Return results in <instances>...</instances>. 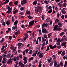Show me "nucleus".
<instances>
[{"label":"nucleus","mask_w":67,"mask_h":67,"mask_svg":"<svg viewBox=\"0 0 67 67\" xmlns=\"http://www.w3.org/2000/svg\"><path fill=\"white\" fill-rule=\"evenodd\" d=\"M41 18L42 20H44V19H45V17L44 15H42Z\"/></svg>","instance_id":"0e129e2a"},{"label":"nucleus","mask_w":67,"mask_h":67,"mask_svg":"<svg viewBox=\"0 0 67 67\" xmlns=\"http://www.w3.org/2000/svg\"><path fill=\"white\" fill-rule=\"evenodd\" d=\"M34 20H33L32 21H30L29 23V26H31L32 25H33L34 24Z\"/></svg>","instance_id":"39448f33"},{"label":"nucleus","mask_w":67,"mask_h":67,"mask_svg":"<svg viewBox=\"0 0 67 67\" xmlns=\"http://www.w3.org/2000/svg\"><path fill=\"white\" fill-rule=\"evenodd\" d=\"M12 7H11L10 9L8 10V11L6 13H8L9 14H10L11 11H12Z\"/></svg>","instance_id":"9d476101"},{"label":"nucleus","mask_w":67,"mask_h":67,"mask_svg":"<svg viewBox=\"0 0 67 67\" xmlns=\"http://www.w3.org/2000/svg\"><path fill=\"white\" fill-rule=\"evenodd\" d=\"M32 53H33V51L32 50H30L29 54H32Z\"/></svg>","instance_id":"603ef678"},{"label":"nucleus","mask_w":67,"mask_h":67,"mask_svg":"<svg viewBox=\"0 0 67 67\" xmlns=\"http://www.w3.org/2000/svg\"><path fill=\"white\" fill-rule=\"evenodd\" d=\"M12 63V59L10 58L9 59V60H8L7 62V64H11Z\"/></svg>","instance_id":"1a4fd4ad"},{"label":"nucleus","mask_w":67,"mask_h":67,"mask_svg":"<svg viewBox=\"0 0 67 67\" xmlns=\"http://www.w3.org/2000/svg\"><path fill=\"white\" fill-rule=\"evenodd\" d=\"M49 50V46H48L47 47V49L46 50V52H47V51H48Z\"/></svg>","instance_id":"052dcab7"},{"label":"nucleus","mask_w":67,"mask_h":67,"mask_svg":"<svg viewBox=\"0 0 67 67\" xmlns=\"http://www.w3.org/2000/svg\"><path fill=\"white\" fill-rule=\"evenodd\" d=\"M67 67V61L66 60L65 62L64 65V67Z\"/></svg>","instance_id":"a878e982"},{"label":"nucleus","mask_w":67,"mask_h":67,"mask_svg":"<svg viewBox=\"0 0 67 67\" xmlns=\"http://www.w3.org/2000/svg\"><path fill=\"white\" fill-rule=\"evenodd\" d=\"M18 12V10L17 9H16L15 10L13 11V14H15L16 13H17V12Z\"/></svg>","instance_id":"37998d69"},{"label":"nucleus","mask_w":67,"mask_h":67,"mask_svg":"<svg viewBox=\"0 0 67 67\" xmlns=\"http://www.w3.org/2000/svg\"><path fill=\"white\" fill-rule=\"evenodd\" d=\"M42 9V7L40 6H38L37 7L36 10V12L39 13H40V10H41Z\"/></svg>","instance_id":"f257e3e1"},{"label":"nucleus","mask_w":67,"mask_h":67,"mask_svg":"<svg viewBox=\"0 0 67 67\" xmlns=\"http://www.w3.org/2000/svg\"><path fill=\"white\" fill-rule=\"evenodd\" d=\"M57 4L59 6V7H60V8L62 7V4H60V3H57Z\"/></svg>","instance_id":"c756f323"},{"label":"nucleus","mask_w":67,"mask_h":67,"mask_svg":"<svg viewBox=\"0 0 67 67\" xmlns=\"http://www.w3.org/2000/svg\"><path fill=\"white\" fill-rule=\"evenodd\" d=\"M48 26V24L47 23H44L42 26V28L43 27H46Z\"/></svg>","instance_id":"20e7f679"},{"label":"nucleus","mask_w":67,"mask_h":67,"mask_svg":"<svg viewBox=\"0 0 67 67\" xmlns=\"http://www.w3.org/2000/svg\"><path fill=\"white\" fill-rule=\"evenodd\" d=\"M58 54H61V53L62 52H63V51H58Z\"/></svg>","instance_id":"a19ab883"},{"label":"nucleus","mask_w":67,"mask_h":67,"mask_svg":"<svg viewBox=\"0 0 67 67\" xmlns=\"http://www.w3.org/2000/svg\"><path fill=\"white\" fill-rule=\"evenodd\" d=\"M26 2V0H24L21 2V4H22V5L24 4H25Z\"/></svg>","instance_id":"f8f14e48"},{"label":"nucleus","mask_w":67,"mask_h":67,"mask_svg":"<svg viewBox=\"0 0 67 67\" xmlns=\"http://www.w3.org/2000/svg\"><path fill=\"white\" fill-rule=\"evenodd\" d=\"M65 8H63V10H61V12L63 14H65L66 13V11H65Z\"/></svg>","instance_id":"0eeeda50"},{"label":"nucleus","mask_w":67,"mask_h":67,"mask_svg":"<svg viewBox=\"0 0 67 67\" xmlns=\"http://www.w3.org/2000/svg\"><path fill=\"white\" fill-rule=\"evenodd\" d=\"M12 60H14V62H15V61H16V57H14L12 59Z\"/></svg>","instance_id":"6e6d98bb"},{"label":"nucleus","mask_w":67,"mask_h":67,"mask_svg":"<svg viewBox=\"0 0 67 67\" xmlns=\"http://www.w3.org/2000/svg\"><path fill=\"white\" fill-rule=\"evenodd\" d=\"M27 17L29 18V19H31L33 18V17L30 15L27 16Z\"/></svg>","instance_id":"c03bdc74"},{"label":"nucleus","mask_w":67,"mask_h":67,"mask_svg":"<svg viewBox=\"0 0 67 67\" xmlns=\"http://www.w3.org/2000/svg\"><path fill=\"white\" fill-rule=\"evenodd\" d=\"M6 58H3V60L2 61V63L4 65H5V63H6Z\"/></svg>","instance_id":"6e6552de"},{"label":"nucleus","mask_w":67,"mask_h":67,"mask_svg":"<svg viewBox=\"0 0 67 67\" xmlns=\"http://www.w3.org/2000/svg\"><path fill=\"white\" fill-rule=\"evenodd\" d=\"M66 5L67 4H66V3H65L62 4V7H66Z\"/></svg>","instance_id":"a211bd4d"},{"label":"nucleus","mask_w":67,"mask_h":67,"mask_svg":"<svg viewBox=\"0 0 67 67\" xmlns=\"http://www.w3.org/2000/svg\"><path fill=\"white\" fill-rule=\"evenodd\" d=\"M43 36L44 37V38H48V37H47V36L46 35V34H44L43 35Z\"/></svg>","instance_id":"7c9ffc66"},{"label":"nucleus","mask_w":67,"mask_h":67,"mask_svg":"<svg viewBox=\"0 0 67 67\" xmlns=\"http://www.w3.org/2000/svg\"><path fill=\"white\" fill-rule=\"evenodd\" d=\"M22 45V43H19L18 44V47H21Z\"/></svg>","instance_id":"e433bc0d"},{"label":"nucleus","mask_w":67,"mask_h":67,"mask_svg":"<svg viewBox=\"0 0 67 67\" xmlns=\"http://www.w3.org/2000/svg\"><path fill=\"white\" fill-rule=\"evenodd\" d=\"M56 60H54V67H55L57 65V64H58Z\"/></svg>","instance_id":"2eb2a0df"},{"label":"nucleus","mask_w":67,"mask_h":67,"mask_svg":"<svg viewBox=\"0 0 67 67\" xmlns=\"http://www.w3.org/2000/svg\"><path fill=\"white\" fill-rule=\"evenodd\" d=\"M49 46L50 48H51L52 49H53V46L51 45H49Z\"/></svg>","instance_id":"a18cd8bd"},{"label":"nucleus","mask_w":67,"mask_h":67,"mask_svg":"<svg viewBox=\"0 0 67 67\" xmlns=\"http://www.w3.org/2000/svg\"><path fill=\"white\" fill-rule=\"evenodd\" d=\"M50 20H51L50 18H48L46 19V21L47 22H49V21H50Z\"/></svg>","instance_id":"4d7b16f0"},{"label":"nucleus","mask_w":67,"mask_h":67,"mask_svg":"<svg viewBox=\"0 0 67 67\" xmlns=\"http://www.w3.org/2000/svg\"><path fill=\"white\" fill-rule=\"evenodd\" d=\"M10 21H7L6 22V24L7 25H9L10 24Z\"/></svg>","instance_id":"8fccbe9b"},{"label":"nucleus","mask_w":67,"mask_h":67,"mask_svg":"<svg viewBox=\"0 0 67 67\" xmlns=\"http://www.w3.org/2000/svg\"><path fill=\"white\" fill-rule=\"evenodd\" d=\"M54 64V62H53V61H52L50 63V64H49V66H52V65H53V64Z\"/></svg>","instance_id":"c85d7f7f"},{"label":"nucleus","mask_w":67,"mask_h":67,"mask_svg":"<svg viewBox=\"0 0 67 67\" xmlns=\"http://www.w3.org/2000/svg\"><path fill=\"white\" fill-rule=\"evenodd\" d=\"M64 34V32H62L60 34V36H62Z\"/></svg>","instance_id":"79ce46f5"},{"label":"nucleus","mask_w":67,"mask_h":67,"mask_svg":"<svg viewBox=\"0 0 67 67\" xmlns=\"http://www.w3.org/2000/svg\"><path fill=\"white\" fill-rule=\"evenodd\" d=\"M25 51H26V54H27V53H28V52H29V49H26L25 50Z\"/></svg>","instance_id":"338daca9"},{"label":"nucleus","mask_w":67,"mask_h":67,"mask_svg":"<svg viewBox=\"0 0 67 67\" xmlns=\"http://www.w3.org/2000/svg\"><path fill=\"white\" fill-rule=\"evenodd\" d=\"M25 8V7H21L20 8V10L21 11H22V10H24Z\"/></svg>","instance_id":"72a5a7b5"},{"label":"nucleus","mask_w":67,"mask_h":67,"mask_svg":"<svg viewBox=\"0 0 67 67\" xmlns=\"http://www.w3.org/2000/svg\"><path fill=\"white\" fill-rule=\"evenodd\" d=\"M42 30H39V35H42Z\"/></svg>","instance_id":"f704fd0d"},{"label":"nucleus","mask_w":67,"mask_h":67,"mask_svg":"<svg viewBox=\"0 0 67 67\" xmlns=\"http://www.w3.org/2000/svg\"><path fill=\"white\" fill-rule=\"evenodd\" d=\"M46 40L44 38L42 37V42H46Z\"/></svg>","instance_id":"aec40b11"},{"label":"nucleus","mask_w":67,"mask_h":67,"mask_svg":"<svg viewBox=\"0 0 67 67\" xmlns=\"http://www.w3.org/2000/svg\"><path fill=\"white\" fill-rule=\"evenodd\" d=\"M62 30V28L59 27V26L58 27H57V30H58V31H60L61 30Z\"/></svg>","instance_id":"cd10ccee"},{"label":"nucleus","mask_w":67,"mask_h":67,"mask_svg":"<svg viewBox=\"0 0 67 67\" xmlns=\"http://www.w3.org/2000/svg\"><path fill=\"white\" fill-rule=\"evenodd\" d=\"M16 47H14L13 48V49L12 50L13 51V53H15V51H16Z\"/></svg>","instance_id":"5701e85b"},{"label":"nucleus","mask_w":67,"mask_h":67,"mask_svg":"<svg viewBox=\"0 0 67 67\" xmlns=\"http://www.w3.org/2000/svg\"><path fill=\"white\" fill-rule=\"evenodd\" d=\"M18 22V20H16L15 21L14 23V25H16V24H17Z\"/></svg>","instance_id":"ea45409f"},{"label":"nucleus","mask_w":67,"mask_h":67,"mask_svg":"<svg viewBox=\"0 0 67 67\" xmlns=\"http://www.w3.org/2000/svg\"><path fill=\"white\" fill-rule=\"evenodd\" d=\"M52 58H48L47 59V61L48 62V63H51V62L52 61Z\"/></svg>","instance_id":"412c9836"},{"label":"nucleus","mask_w":67,"mask_h":67,"mask_svg":"<svg viewBox=\"0 0 67 67\" xmlns=\"http://www.w3.org/2000/svg\"><path fill=\"white\" fill-rule=\"evenodd\" d=\"M18 3V1H16L15 2L14 4L15 5H17V4Z\"/></svg>","instance_id":"13d9d810"},{"label":"nucleus","mask_w":67,"mask_h":67,"mask_svg":"<svg viewBox=\"0 0 67 67\" xmlns=\"http://www.w3.org/2000/svg\"><path fill=\"white\" fill-rule=\"evenodd\" d=\"M59 26L58 25H56L53 30V31H55L56 30H57V27H58Z\"/></svg>","instance_id":"ddd939ff"},{"label":"nucleus","mask_w":67,"mask_h":67,"mask_svg":"<svg viewBox=\"0 0 67 67\" xmlns=\"http://www.w3.org/2000/svg\"><path fill=\"white\" fill-rule=\"evenodd\" d=\"M37 3V1L36 0L34 1V2L32 3V4L33 5H36Z\"/></svg>","instance_id":"4be33fe9"},{"label":"nucleus","mask_w":67,"mask_h":67,"mask_svg":"<svg viewBox=\"0 0 67 67\" xmlns=\"http://www.w3.org/2000/svg\"><path fill=\"white\" fill-rule=\"evenodd\" d=\"M65 51H63L61 54V55L62 56H64V55H66V54H65Z\"/></svg>","instance_id":"b1692460"},{"label":"nucleus","mask_w":67,"mask_h":67,"mask_svg":"<svg viewBox=\"0 0 67 67\" xmlns=\"http://www.w3.org/2000/svg\"><path fill=\"white\" fill-rule=\"evenodd\" d=\"M60 65L61 66H63L64 63H63L62 62H60Z\"/></svg>","instance_id":"5fc2aeb1"},{"label":"nucleus","mask_w":67,"mask_h":67,"mask_svg":"<svg viewBox=\"0 0 67 67\" xmlns=\"http://www.w3.org/2000/svg\"><path fill=\"white\" fill-rule=\"evenodd\" d=\"M24 61H27V57H25L23 59Z\"/></svg>","instance_id":"49530a36"},{"label":"nucleus","mask_w":67,"mask_h":67,"mask_svg":"<svg viewBox=\"0 0 67 67\" xmlns=\"http://www.w3.org/2000/svg\"><path fill=\"white\" fill-rule=\"evenodd\" d=\"M64 17H65V15H63L61 16V18L62 19H64Z\"/></svg>","instance_id":"bf43d9fd"},{"label":"nucleus","mask_w":67,"mask_h":67,"mask_svg":"<svg viewBox=\"0 0 67 67\" xmlns=\"http://www.w3.org/2000/svg\"><path fill=\"white\" fill-rule=\"evenodd\" d=\"M21 27L22 28H23V29H24V28H25V26L23 24L21 25Z\"/></svg>","instance_id":"e2e57ef3"},{"label":"nucleus","mask_w":67,"mask_h":67,"mask_svg":"<svg viewBox=\"0 0 67 67\" xmlns=\"http://www.w3.org/2000/svg\"><path fill=\"white\" fill-rule=\"evenodd\" d=\"M4 41V38H2V39L1 40V41H0L1 43H3V42Z\"/></svg>","instance_id":"58836bf2"},{"label":"nucleus","mask_w":67,"mask_h":67,"mask_svg":"<svg viewBox=\"0 0 67 67\" xmlns=\"http://www.w3.org/2000/svg\"><path fill=\"white\" fill-rule=\"evenodd\" d=\"M58 25H59L60 27H62V26H63V24L62 22H60L58 23Z\"/></svg>","instance_id":"4468645a"},{"label":"nucleus","mask_w":67,"mask_h":67,"mask_svg":"<svg viewBox=\"0 0 67 67\" xmlns=\"http://www.w3.org/2000/svg\"><path fill=\"white\" fill-rule=\"evenodd\" d=\"M34 59V57H31L30 59H29V62H30L31 60H33Z\"/></svg>","instance_id":"864d4df0"},{"label":"nucleus","mask_w":67,"mask_h":67,"mask_svg":"<svg viewBox=\"0 0 67 67\" xmlns=\"http://www.w3.org/2000/svg\"><path fill=\"white\" fill-rule=\"evenodd\" d=\"M62 38L61 39L60 38H59L57 40V42H61L62 43L63 42H64V41H62Z\"/></svg>","instance_id":"6ab92c4d"},{"label":"nucleus","mask_w":67,"mask_h":67,"mask_svg":"<svg viewBox=\"0 0 67 67\" xmlns=\"http://www.w3.org/2000/svg\"><path fill=\"white\" fill-rule=\"evenodd\" d=\"M18 27V26L17 25H16L15 26H13L12 27V29L13 30H15L16 29H17Z\"/></svg>","instance_id":"dca6fc26"},{"label":"nucleus","mask_w":67,"mask_h":67,"mask_svg":"<svg viewBox=\"0 0 67 67\" xmlns=\"http://www.w3.org/2000/svg\"><path fill=\"white\" fill-rule=\"evenodd\" d=\"M52 35V33H51L49 34H48V38H50V37H51V36Z\"/></svg>","instance_id":"473e14b6"},{"label":"nucleus","mask_w":67,"mask_h":67,"mask_svg":"<svg viewBox=\"0 0 67 67\" xmlns=\"http://www.w3.org/2000/svg\"><path fill=\"white\" fill-rule=\"evenodd\" d=\"M59 22V20L58 19H57L55 20V23H58Z\"/></svg>","instance_id":"4c0bfd02"},{"label":"nucleus","mask_w":67,"mask_h":67,"mask_svg":"<svg viewBox=\"0 0 67 67\" xmlns=\"http://www.w3.org/2000/svg\"><path fill=\"white\" fill-rule=\"evenodd\" d=\"M38 38L39 40V41H41V37H38Z\"/></svg>","instance_id":"774afa93"},{"label":"nucleus","mask_w":67,"mask_h":67,"mask_svg":"<svg viewBox=\"0 0 67 67\" xmlns=\"http://www.w3.org/2000/svg\"><path fill=\"white\" fill-rule=\"evenodd\" d=\"M19 66L21 67H25V64L22 63V62H19Z\"/></svg>","instance_id":"f03ea898"},{"label":"nucleus","mask_w":67,"mask_h":67,"mask_svg":"<svg viewBox=\"0 0 67 67\" xmlns=\"http://www.w3.org/2000/svg\"><path fill=\"white\" fill-rule=\"evenodd\" d=\"M24 35L25 36L24 38V41H25L26 40V38L28 37V35L27 33H26Z\"/></svg>","instance_id":"9b49d317"},{"label":"nucleus","mask_w":67,"mask_h":67,"mask_svg":"<svg viewBox=\"0 0 67 67\" xmlns=\"http://www.w3.org/2000/svg\"><path fill=\"white\" fill-rule=\"evenodd\" d=\"M66 44V42H63L62 43V46H64V45H65Z\"/></svg>","instance_id":"bb28decb"},{"label":"nucleus","mask_w":67,"mask_h":67,"mask_svg":"<svg viewBox=\"0 0 67 67\" xmlns=\"http://www.w3.org/2000/svg\"><path fill=\"white\" fill-rule=\"evenodd\" d=\"M42 32L43 33H48V31L47 30H46L45 28H44V29H42Z\"/></svg>","instance_id":"7ed1b4c3"},{"label":"nucleus","mask_w":67,"mask_h":67,"mask_svg":"<svg viewBox=\"0 0 67 67\" xmlns=\"http://www.w3.org/2000/svg\"><path fill=\"white\" fill-rule=\"evenodd\" d=\"M62 41H63V42L65 41H67V37L66 38L65 35L63 36V38H62Z\"/></svg>","instance_id":"423d86ee"},{"label":"nucleus","mask_w":67,"mask_h":67,"mask_svg":"<svg viewBox=\"0 0 67 67\" xmlns=\"http://www.w3.org/2000/svg\"><path fill=\"white\" fill-rule=\"evenodd\" d=\"M43 53H40V54L38 55L39 57L41 58H42V57H43L44 55H43Z\"/></svg>","instance_id":"f3484780"},{"label":"nucleus","mask_w":67,"mask_h":67,"mask_svg":"<svg viewBox=\"0 0 67 67\" xmlns=\"http://www.w3.org/2000/svg\"><path fill=\"white\" fill-rule=\"evenodd\" d=\"M20 33V31L19 30H18L15 33V35H17L18 34H19V33Z\"/></svg>","instance_id":"c9c22d12"},{"label":"nucleus","mask_w":67,"mask_h":67,"mask_svg":"<svg viewBox=\"0 0 67 67\" xmlns=\"http://www.w3.org/2000/svg\"><path fill=\"white\" fill-rule=\"evenodd\" d=\"M31 12L30 11H29L28 10H27L26 12V14H30Z\"/></svg>","instance_id":"2f4dec72"},{"label":"nucleus","mask_w":67,"mask_h":67,"mask_svg":"<svg viewBox=\"0 0 67 67\" xmlns=\"http://www.w3.org/2000/svg\"><path fill=\"white\" fill-rule=\"evenodd\" d=\"M49 1L48 0L47 1H44V3H46V4H48V2Z\"/></svg>","instance_id":"de8ad7c7"},{"label":"nucleus","mask_w":67,"mask_h":67,"mask_svg":"<svg viewBox=\"0 0 67 67\" xmlns=\"http://www.w3.org/2000/svg\"><path fill=\"white\" fill-rule=\"evenodd\" d=\"M54 67H60V64L58 63L55 66H54Z\"/></svg>","instance_id":"3c124183"},{"label":"nucleus","mask_w":67,"mask_h":67,"mask_svg":"<svg viewBox=\"0 0 67 67\" xmlns=\"http://www.w3.org/2000/svg\"><path fill=\"white\" fill-rule=\"evenodd\" d=\"M11 54L9 53L6 55V57L7 58H10Z\"/></svg>","instance_id":"393cba45"},{"label":"nucleus","mask_w":67,"mask_h":67,"mask_svg":"<svg viewBox=\"0 0 67 67\" xmlns=\"http://www.w3.org/2000/svg\"><path fill=\"white\" fill-rule=\"evenodd\" d=\"M52 11H53L52 9H50L48 12V13H52Z\"/></svg>","instance_id":"09e8293b"},{"label":"nucleus","mask_w":67,"mask_h":67,"mask_svg":"<svg viewBox=\"0 0 67 67\" xmlns=\"http://www.w3.org/2000/svg\"><path fill=\"white\" fill-rule=\"evenodd\" d=\"M56 44L57 45H59L60 44V43L59 42H57Z\"/></svg>","instance_id":"680f3d73"},{"label":"nucleus","mask_w":67,"mask_h":67,"mask_svg":"<svg viewBox=\"0 0 67 67\" xmlns=\"http://www.w3.org/2000/svg\"><path fill=\"white\" fill-rule=\"evenodd\" d=\"M5 48V46H3L2 47V48L1 49V51H2V50H3V49H4Z\"/></svg>","instance_id":"69168bd1"}]
</instances>
